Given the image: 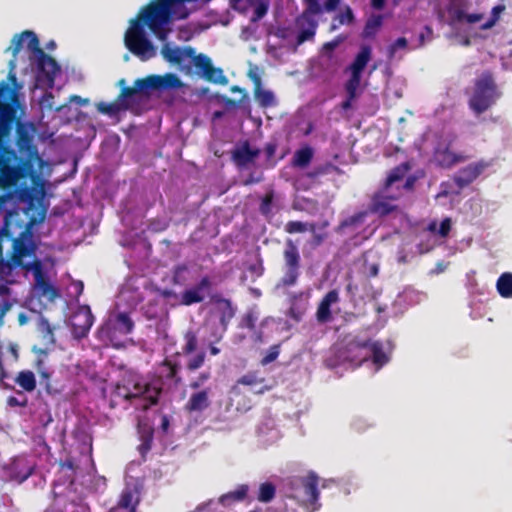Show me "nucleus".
<instances>
[{
	"mask_svg": "<svg viewBox=\"0 0 512 512\" xmlns=\"http://www.w3.org/2000/svg\"><path fill=\"white\" fill-rule=\"evenodd\" d=\"M9 86L0 82V188L10 189L28 175V161L19 157L10 142L16 109L8 102Z\"/></svg>",
	"mask_w": 512,
	"mask_h": 512,
	"instance_id": "1",
	"label": "nucleus"
},
{
	"mask_svg": "<svg viewBox=\"0 0 512 512\" xmlns=\"http://www.w3.org/2000/svg\"><path fill=\"white\" fill-rule=\"evenodd\" d=\"M24 43H26L27 49L31 51L36 58L37 80L47 87L52 88L56 75L60 72L59 64L53 57L44 52L39 45L37 35L29 30L23 31L13 37L11 46L8 49L12 51L14 57L19 53Z\"/></svg>",
	"mask_w": 512,
	"mask_h": 512,
	"instance_id": "2",
	"label": "nucleus"
},
{
	"mask_svg": "<svg viewBox=\"0 0 512 512\" xmlns=\"http://www.w3.org/2000/svg\"><path fill=\"white\" fill-rule=\"evenodd\" d=\"M318 482L319 477L314 471H309L306 476H293L287 482L288 496L307 509L318 510Z\"/></svg>",
	"mask_w": 512,
	"mask_h": 512,
	"instance_id": "3",
	"label": "nucleus"
},
{
	"mask_svg": "<svg viewBox=\"0 0 512 512\" xmlns=\"http://www.w3.org/2000/svg\"><path fill=\"white\" fill-rule=\"evenodd\" d=\"M182 85L180 78L173 73L149 75L136 79L131 87H123L116 99L122 104L130 106L133 97L139 93H146L149 90L177 89Z\"/></svg>",
	"mask_w": 512,
	"mask_h": 512,
	"instance_id": "4",
	"label": "nucleus"
},
{
	"mask_svg": "<svg viewBox=\"0 0 512 512\" xmlns=\"http://www.w3.org/2000/svg\"><path fill=\"white\" fill-rule=\"evenodd\" d=\"M499 96L493 74L490 71H484L474 82L468 106L475 115H481L495 104Z\"/></svg>",
	"mask_w": 512,
	"mask_h": 512,
	"instance_id": "5",
	"label": "nucleus"
},
{
	"mask_svg": "<svg viewBox=\"0 0 512 512\" xmlns=\"http://www.w3.org/2000/svg\"><path fill=\"white\" fill-rule=\"evenodd\" d=\"M160 389L152 387L137 374H130L118 382L113 391L116 398L132 402L135 399H149L151 404H156Z\"/></svg>",
	"mask_w": 512,
	"mask_h": 512,
	"instance_id": "6",
	"label": "nucleus"
},
{
	"mask_svg": "<svg viewBox=\"0 0 512 512\" xmlns=\"http://www.w3.org/2000/svg\"><path fill=\"white\" fill-rule=\"evenodd\" d=\"M282 276L276 284L278 289H288L295 286L301 275V256L297 245L292 239L285 241L283 249Z\"/></svg>",
	"mask_w": 512,
	"mask_h": 512,
	"instance_id": "7",
	"label": "nucleus"
},
{
	"mask_svg": "<svg viewBox=\"0 0 512 512\" xmlns=\"http://www.w3.org/2000/svg\"><path fill=\"white\" fill-rule=\"evenodd\" d=\"M134 321L128 313L111 314L98 329V337L102 341L114 343L119 335L130 334L134 329Z\"/></svg>",
	"mask_w": 512,
	"mask_h": 512,
	"instance_id": "8",
	"label": "nucleus"
},
{
	"mask_svg": "<svg viewBox=\"0 0 512 512\" xmlns=\"http://www.w3.org/2000/svg\"><path fill=\"white\" fill-rule=\"evenodd\" d=\"M33 273L35 290L39 297H43L52 302L60 296L59 290L50 283L43 269L41 260L34 259L29 267Z\"/></svg>",
	"mask_w": 512,
	"mask_h": 512,
	"instance_id": "9",
	"label": "nucleus"
},
{
	"mask_svg": "<svg viewBox=\"0 0 512 512\" xmlns=\"http://www.w3.org/2000/svg\"><path fill=\"white\" fill-rule=\"evenodd\" d=\"M365 350L369 352V358L371 357L377 369L382 368L389 362V356L384 352L383 343L381 341L367 339L364 341L350 342L349 351L362 352Z\"/></svg>",
	"mask_w": 512,
	"mask_h": 512,
	"instance_id": "10",
	"label": "nucleus"
},
{
	"mask_svg": "<svg viewBox=\"0 0 512 512\" xmlns=\"http://www.w3.org/2000/svg\"><path fill=\"white\" fill-rule=\"evenodd\" d=\"M456 136H453L446 143H439L433 152V159L437 166L449 169L458 163L465 162L469 159V156L463 153L453 152L451 145L455 140Z\"/></svg>",
	"mask_w": 512,
	"mask_h": 512,
	"instance_id": "11",
	"label": "nucleus"
},
{
	"mask_svg": "<svg viewBox=\"0 0 512 512\" xmlns=\"http://www.w3.org/2000/svg\"><path fill=\"white\" fill-rule=\"evenodd\" d=\"M491 165L492 161L484 159L470 163L459 169L454 175L453 180L455 184L462 189L473 183Z\"/></svg>",
	"mask_w": 512,
	"mask_h": 512,
	"instance_id": "12",
	"label": "nucleus"
},
{
	"mask_svg": "<svg viewBox=\"0 0 512 512\" xmlns=\"http://www.w3.org/2000/svg\"><path fill=\"white\" fill-rule=\"evenodd\" d=\"M94 322V316L89 306H80L71 318L73 335L78 338H84L88 335Z\"/></svg>",
	"mask_w": 512,
	"mask_h": 512,
	"instance_id": "13",
	"label": "nucleus"
},
{
	"mask_svg": "<svg viewBox=\"0 0 512 512\" xmlns=\"http://www.w3.org/2000/svg\"><path fill=\"white\" fill-rule=\"evenodd\" d=\"M35 254V246L31 242L17 239L13 243L12 256L8 262L10 269L20 267L27 272L31 269L28 268L31 262H24L25 257H31Z\"/></svg>",
	"mask_w": 512,
	"mask_h": 512,
	"instance_id": "14",
	"label": "nucleus"
},
{
	"mask_svg": "<svg viewBox=\"0 0 512 512\" xmlns=\"http://www.w3.org/2000/svg\"><path fill=\"white\" fill-rule=\"evenodd\" d=\"M309 298V291L289 293L287 298L289 308L286 312V315L294 321L300 322L306 313Z\"/></svg>",
	"mask_w": 512,
	"mask_h": 512,
	"instance_id": "15",
	"label": "nucleus"
},
{
	"mask_svg": "<svg viewBox=\"0 0 512 512\" xmlns=\"http://www.w3.org/2000/svg\"><path fill=\"white\" fill-rule=\"evenodd\" d=\"M295 26L299 29V33L296 38L297 45H301L306 41L314 39L318 22L314 16L302 12L295 19Z\"/></svg>",
	"mask_w": 512,
	"mask_h": 512,
	"instance_id": "16",
	"label": "nucleus"
},
{
	"mask_svg": "<svg viewBox=\"0 0 512 512\" xmlns=\"http://www.w3.org/2000/svg\"><path fill=\"white\" fill-rule=\"evenodd\" d=\"M370 58L371 47L368 45L362 46L359 53L356 55L355 59L348 68L351 72V75L347 82L350 83L351 88L354 87V85H360L362 72L367 66Z\"/></svg>",
	"mask_w": 512,
	"mask_h": 512,
	"instance_id": "17",
	"label": "nucleus"
},
{
	"mask_svg": "<svg viewBox=\"0 0 512 512\" xmlns=\"http://www.w3.org/2000/svg\"><path fill=\"white\" fill-rule=\"evenodd\" d=\"M398 196L384 194L383 192L375 193L371 199V203L367 210L368 214H376L378 216H386L396 210L397 206L393 201Z\"/></svg>",
	"mask_w": 512,
	"mask_h": 512,
	"instance_id": "18",
	"label": "nucleus"
},
{
	"mask_svg": "<svg viewBox=\"0 0 512 512\" xmlns=\"http://www.w3.org/2000/svg\"><path fill=\"white\" fill-rule=\"evenodd\" d=\"M339 293L336 289L328 291L320 300L316 310V320L320 324H326L332 321L333 315L331 306L339 302Z\"/></svg>",
	"mask_w": 512,
	"mask_h": 512,
	"instance_id": "19",
	"label": "nucleus"
},
{
	"mask_svg": "<svg viewBox=\"0 0 512 512\" xmlns=\"http://www.w3.org/2000/svg\"><path fill=\"white\" fill-rule=\"evenodd\" d=\"M260 153V149L252 148L250 142L245 140L232 151V160L238 167H246L253 163Z\"/></svg>",
	"mask_w": 512,
	"mask_h": 512,
	"instance_id": "20",
	"label": "nucleus"
},
{
	"mask_svg": "<svg viewBox=\"0 0 512 512\" xmlns=\"http://www.w3.org/2000/svg\"><path fill=\"white\" fill-rule=\"evenodd\" d=\"M243 0H232L233 8L245 12L248 7L253 9L251 22L255 23L260 21L268 12L269 0H247L248 6L242 4Z\"/></svg>",
	"mask_w": 512,
	"mask_h": 512,
	"instance_id": "21",
	"label": "nucleus"
},
{
	"mask_svg": "<svg viewBox=\"0 0 512 512\" xmlns=\"http://www.w3.org/2000/svg\"><path fill=\"white\" fill-rule=\"evenodd\" d=\"M34 472V466L25 458L15 459L9 466V479L18 484L26 481Z\"/></svg>",
	"mask_w": 512,
	"mask_h": 512,
	"instance_id": "22",
	"label": "nucleus"
},
{
	"mask_svg": "<svg viewBox=\"0 0 512 512\" xmlns=\"http://www.w3.org/2000/svg\"><path fill=\"white\" fill-rule=\"evenodd\" d=\"M209 394L210 388L192 393L184 405V410L190 414L203 412L210 406Z\"/></svg>",
	"mask_w": 512,
	"mask_h": 512,
	"instance_id": "23",
	"label": "nucleus"
},
{
	"mask_svg": "<svg viewBox=\"0 0 512 512\" xmlns=\"http://www.w3.org/2000/svg\"><path fill=\"white\" fill-rule=\"evenodd\" d=\"M14 124H16V146L21 153H30L32 150H35V146L33 145V135L30 132V129L23 123H21L17 118L15 119Z\"/></svg>",
	"mask_w": 512,
	"mask_h": 512,
	"instance_id": "24",
	"label": "nucleus"
},
{
	"mask_svg": "<svg viewBox=\"0 0 512 512\" xmlns=\"http://www.w3.org/2000/svg\"><path fill=\"white\" fill-rule=\"evenodd\" d=\"M213 301L216 305L217 312L219 313V322L223 330H227L230 321L235 316L236 310L229 299L216 296L213 298Z\"/></svg>",
	"mask_w": 512,
	"mask_h": 512,
	"instance_id": "25",
	"label": "nucleus"
},
{
	"mask_svg": "<svg viewBox=\"0 0 512 512\" xmlns=\"http://www.w3.org/2000/svg\"><path fill=\"white\" fill-rule=\"evenodd\" d=\"M166 41L167 39L163 41L164 44L161 48V54L166 61L173 64H181L184 59V54L189 57L193 56L194 49L192 47H186L183 51L179 47H171Z\"/></svg>",
	"mask_w": 512,
	"mask_h": 512,
	"instance_id": "26",
	"label": "nucleus"
},
{
	"mask_svg": "<svg viewBox=\"0 0 512 512\" xmlns=\"http://www.w3.org/2000/svg\"><path fill=\"white\" fill-rule=\"evenodd\" d=\"M37 330L39 332L41 341L46 348L55 345L56 339L54 335V327L49 323L48 319L41 316L37 323Z\"/></svg>",
	"mask_w": 512,
	"mask_h": 512,
	"instance_id": "27",
	"label": "nucleus"
},
{
	"mask_svg": "<svg viewBox=\"0 0 512 512\" xmlns=\"http://www.w3.org/2000/svg\"><path fill=\"white\" fill-rule=\"evenodd\" d=\"M161 368H162V371H161L162 376L165 379L174 382V384L176 386L181 384L182 378L179 375V371H180L181 367H180L179 363L169 360V359H165L161 363Z\"/></svg>",
	"mask_w": 512,
	"mask_h": 512,
	"instance_id": "28",
	"label": "nucleus"
},
{
	"mask_svg": "<svg viewBox=\"0 0 512 512\" xmlns=\"http://www.w3.org/2000/svg\"><path fill=\"white\" fill-rule=\"evenodd\" d=\"M139 498L135 496V492L131 488H125L119 497L117 505L110 509V512H116L119 509H129L137 507Z\"/></svg>",
	"mask_w": 512,
	"mask_h": 512,
	"instance_id": "29",
	"label": "nucleus"
},
{
	"mask_svg": "<svg viewBox=\"0 0 512 512\" xmlns=\"http://www.w3.org/2000/svg\"><path fill=\"white\" fill-rule=\"evenodd\" d=\"M313 156V148L309 145H305L295 151L292 158V165L297 168H306L311 163Z\"/></svg>",
	"mask_w": 512,
	"mask_h": 512,
	"instance_id": "30",
	"label": "nucleus"
},
{
	"mask_svg": "<svg viewBox=\"0 0 512 512\" xmlns=\"http://www.w3.org/2000/svg\"><path fill=\"white\" fill-rule=\"evenodd\" d=\"M350 343L347 344L345 349L340 352V358L343 361L351 363L353 366L358 367L363 362L369 359V352L367 350L362 352H351L349 351Z\"/></svg>",
	"mask_w": 512,
	"mask_h": 512,
	"instance_id": "31",
	"label": "nucleus"
},
{
	"mask_svg": "<svg viewBox=\"0 0 512 512\" xmlns=\"http://www.w3.org/2000/svg\"><path fill=\"white\" fill-rule=\"evenodd\" d=\"M15 382L26 392L34 391L37 386L36 377L30 370L20 371L15 378Z\"/></svg>",
	"mask_w": 512,
	"mask_h": 512,
	"instance_id": "32",
	"label": "nucleus"
},
{
	"mask_svg": "<svg viewBox=\"0 0 512 512\" xmlns=\"http://www.w3.org/2000/svg\"><path fill=\"white\" fill-rule=\"evenodd\" d=\"M255 81V99L262 107H271L275 104L274 94L269 90H262L260 87V78L254 76Z\"/></svg>",
	"mask_w": 512,
	"mask_h": 512,
	"instance_id": "33",
	"label": "nucleus"
},
{
	"mask_svg": "<svg viewBox=\"0 0 512 512\" xmlns=\"http://www.w3.org/2000/svg\"><path fill=\"white\" fill-rule=\"evenodd\" d=\"M499 295L503 298H512V273H502L496 282Z\"/></svg>",
	"mask_w": 512,
	"mask_h": 512,
	"instance_id": "34",
	"label": "nucleus"
},
{
	"mask_svg": "<svg viewBox=\"0 0 512 512\" xmlns=\"http://www.w3.org/2000/svg\"><path fill=\"white\" fill-rule=\"evenodd\" d=\"M409 170L410 165L407 162L401 163L400 165L393 168L386 178L385 189H388L394 183L401 181Z\"/></svg>",
	"mask_w": 512,
	"mask_h": 512,
	"instance_id": "35",
	"label": "nucleus"
},
{
	"mask_svg": "<svg viewBox=\"0 0 512 512\" xmlns=\"http://www.w3.org/2000/svg\"><path fill=\"white\" fill-rule=\"evenodd\" d=\"M367 215H368L367 211H360L358 213H355L354 215L349 216V217L345 218L344 220H342L340 222V224L337 226L335 231L337 233H342L345 229H347L349 227H357L364 222Z\"/></svg>",
	"mask_w": 512,
	"mask_h": 512,
	"instance_id": "36",
	"label": "nucleus"
},
{
	"mask_svg": "<svg viewBox=\"0 0 512 512\" xmlns=\"http://www.w3.org/2000/svg\"><path fill=\"white\" fill-rule=\"evenodd\" d=\"M96 107L100 113L109 116L117 115L119 112L128 110L130 108L129 105H124L117 99L111 103L99 102Z\"/></svg>",
	"mask_w": 512,
	"mask_h": 512,
	"instance_id": "37",
	"label": "nucleus"
},
{
	"mask_svg": "<svg viewBox=\"0 0 512 512\" xmlns=\"http://www.w3.org/2000/svg\"><path fill=\"white\" fill-rule=\"evenodd\" d=\"M248 493L247 485H240L236 490L231 491L227 494L222 495L219 501L223 505H229L232 502H238L245 499Z\"/></svg>",
	"mask_w": 512,
	"mask_h": 512,
	"instance_id": "38",
	"label": "nucleus"
},
{
	"mask_svg": "<svg viewBox=\"0 0 512 512\" xmlns=\"http://www.w3.org/2000/svg\"><path fill=\"white\" fill-rule=\"evenodd\" d=\"M334 172L340 173L341 170L338 166H336L330 162H327L325 164L318 165V166L314 167L311 171H309L307 173V177L309 179H317L323 175L331 174Z\"/></svg>",
	"mask_w": 512,
	"mask_h": 512,
	"instance_id": "39",
	"label": "nucleus"
},
{
	"mask_svg": "<svg viewBox=\"0 0 512 512\" xmlns=\"http://www.w3.org/2000/svg\"><path fill=\"white\" fill-rule=\"evenodd\" d=\"M383 18L381 15H376L371 18H369L364 26L363 29V37L364 38H371L374 37L379 28L382 26Z\"/></svg>",
	"mask_w": 512,
	"mask_h": 512,
	"instance_id": "40",
	"label": "nucleus"
},
{
	"mask_svg": "<svg viewBox=\"0 0 512 512\" xmlns=\"http://www.w3.org/2000/svg\"><path fill=\"white\" fill-rule=\"evenodd\" d=\"M203 78L214 84L225 85L228 82L227 77L223 74V70L221 68L214 67L213 64H211L209 69L205 72V76Z\"/></svg>",
	"mask_w": 512,
	"mask_h": 512,
	"instance_id": "41",
	"label": "nucleus"
},
{
	"mask_svg": "<svg viewBox=\"0 0 512 512\" xmlns=\"http://www.w3.org/2000/svg\"><path fill=\"white\" fill-rule=\"evenodd\" d=\"M276 494V487L271 482H264L259 487L257 499L263 503L271 502Z\"/></svg>",
	"mask_w": 512,
	"mask_h": 512,
	"instance_id": "42",
	"label": "nucleus"
},
{
	"mask_svg": "<svg viewBox=\"0 0 512 512\" xmlns=\"http://www.w3.org/2000/svg\"><path fill=\"white\" fill-rule=\"evenodd\" d=\"M185 344L182 347V353L186 356L196 351L198 346V338L194 331L188 330L184 334Z\"/></svg>",
	"mask_w": 512,
	"mask_h": 512,
	"instance_id": "43",
	"label": "nucleus"
},
{
	"mask_svg": "<svg viewBox=\"0 0 512 512\" xmlns=\"http://www.w3.org/2000/svg\"><path fill=\"white\" fill-rule=\"evenodd\" d=\"M181 300L184 305L189 306L202 302L204 300V295L196 287H193L182 293Z\"/></svg>",
	"mask_w": 512,
	"mask_h": 512,
	"instance_id": "44",
	"label": "nucleus"
},
{
	"mask_svg": "<svg viewBox=\"0 0 512 512\" xmlns=\"http://www.w3.org/2000/svg\"><path fill=\"white\" fill-rule=\"evenodd\" d=\"M284 230L289 234L303 233L307 230L315 232V224H310L308 227L307 223L301 221H289L285 224Z\"/></svg>",
	"mask_w": 512,
	"mask_h": 512,
	"instance_id": "45",
	"label": "nucleus"
},
{
	"mask_svg": "<svg viewBox=\"0 0 512 512\" xmlns=\"http://www.w3.org/2000/svg\"><path fill=\"white\" fill-rule=\"evenodd\" d=\"M211 64V59L205 54H198L193 57V65L197 71L201 73L202 77L205 76V72L209 69Z\"/></svg>",
	"mask_w": 512,
	"mask_h": 512,
	"instance_id": "46",
	"label": "nucleus"
},
{
	"mask_svg": "<svg viewBox=\"0 0 512 512\" xmlns=\"http://www.w3.org/2000/svg\"><path fill=\"white\" fill-rule=\"evenodd\" d=\"M205 358L206 353L204 351H199L187 361L186 369L190 372L200 369L204 365Z\"/></svg>",
	"mask_w": 512,
	"mask_h": 512,
	"instance_id": "47",
	"label": "nucleus"
},
{
	"mask_svg": "<svg viewBox=\"0 0 512 512\" xmlns=\"http://www.w3.org/2000/svg\"><path fill=\"white\" fill-rule=\"evenodd\" d=\"M256 322H257V315L255 314V312L248 311L242 316L238 327L241 329L247 328L250 331H255Z\"/></svg>",
	"mask_w": 512,
	"mask_h": 512,
	"instance_id": "48",
	"label": "nucleus"
},
{
	"mask_svg": "<svg viewBox=\"0 0 512 512\" xmlns=\"http://www.w3.org/2000/svg\"><path fill=\"white\" fill-rule=\"evenodd\" d=\"M360 85H354V87L351 88L350 83H345V91L347 93V98L345 101L342 102L341 107L343 110H348L352 106V101L356 99L357 97V90Z\"/></svg>",
	"mask_w": 512,
	"mask_h": 512,
	"instance_id": "49",
	"label": "nucleus"
},
{
	"mask_svg": "<svg viewBox=\"0 0 512 512\" xmlns=\"http://www.w3.org/2000/svg\"><path fill=\"white\" fill-rule=\"evenodd\" d=\"M274 199V192L273 190L267 192L264 197L261 200L259 210L261 214L267 216L272 211V203Z\"/></svg>",
	"mask_w": 512,
	"mask_h": 512,
	"instance_id": "50",
	"label": "nucleus"
},
{
	"mask_svg": "<svg viewBox=\"0 0 512 512\" xmlns=\"http://www.w3.org/2000/svg\"><path fill=\"white\" fill-rule=\"evenodd\" d=\"M264 382V378H259L256 373L250 372L237 380V384L245 385V386H255L258 384H262Z\"/></svg>",
	"mask_w": 512,
	"mask_h": 512,
	"instance_id": "51",
	"label": "nucleus"
},
{
	"mask_svg": "<svg viewBox=\"0 0 512 512\" xmlns=\"http://www.w3.org/2000/svg\"><path fill=\"white\" fill-rule=\"evenodd\" d=\"M335 19L338 20L339 25H349L354 22L355 17L351 7L345 6L344 10Z\"/></svg>",
	"mask_w": 512,
	"mask_h": 512,
	"instance_id": "52",
	"label": "nucleus"
},
{
	"mask_svg": "<svg viewBox=\"0 0 512 512\" xmlns=\"http://www.w3.org/2000/svg\"><path fill=\"white\" fill-rule=\"evenodd\" d=\"M18 396H9L7 404L10 407H26L28 405V398L20 391L17 392Z\"/></svg>",
	"mask_w": 512,
	"mask_h": 512,
	"instance_id": "53",
	"label": "nucleus"
},
{
	"mask_svg": "<svg viewBox=\"0 0 512 512\" xmlns=\"http://www.w3.org/2000/svg\"><path fill=\"white\" fill-rule=\"evenodd\" d=\"M279 353H280V345L279 344L272 345L269 348L267 354L262 358L261 364L265 366V365L272 363L273 361H275L278 358Z\"/></svg>",
	"mask_w": 512,
	"mask_h": 512,
	"instance_id": "54",
	"label": "nucleus"
},
{
	"mask_svg": "<svg viewBox=\"0 0 512 512\" xmlns=\"http://www.w3.org/2000/svg\"><path fill=\"white\" fill-rule=\"evenodd\" d=\"M306 9L303 11L312 16L319 15L323 12V8L320 5V0H305Z\"/></svg>",
	"mask_w": 512,
	"mask_h": 512,
	"instance_id": "55",
	"label": "nucleus"
},
{
	"mask_svg": "<svg viewBox=\"0 0 512 512\" xmlns=\"http://www.w3.org/2000/svg\"><path fill=\"white\" fill-rule=\"evenodd\" d=\"M11 308V301H7V290L0 287V320Z\"/></svg>",
	"mask_w": 512,
	"mask_h": 512,
	"instance_id": "56",
	"label": "nucleus"
},
{
	"mask_svg": "<svg viewBox=\"0 0 512 512\" xmlns=\"http://www.w3.org/2000/svg\"><path fill=\"white\" fill-rule=\"evenodd\" d=\"M483 18L482 14L478 13H472V14H466L463 11L459 10L456 13V19L458 21L466 20L470 24H474L479 22Z\"/></svg>",
	"mask_w": 512,
	"mask_h": 512,
	"instance_id": "57",
	"label": "nucleus"
},
{
	"mask_svg": "<svg viewBox=\"0 0 512 512\" xmlns=\"http://www.w3.org/2000/svg\"><path fill=\"white\" fill-rule=\"evenodd\" d=\"M408 45V41L405 37H399L395 42H393L388 48L389 58H393L397 49H404Z\"/></svg>",
	"mask_w": 512,
	"mask_h": 512,
	"instance_id": "58",
	"label": "nucleus"
},
{
	"mask_svg": "<svg viewBox=\"0 0 512 512\" xmlns=\"http://www.w3.org/2000/svg\"><path fill=\"white\" fill-rule=\"evenodd\" d=\"M211 377V373L209 371L201 372L198 377L191 381L189 387L191 389L197 390L199 389L205 382H207Z\"/></svg>",
	"mask_w": 512,
	"mask_h": 512,
	"instance_id": "59",
	"label": "nucleus"
},
{
	"mask_svg": "<svg viewBox=\"0 0 512 512\" xmlns=\"http://www.w3.org/2000/svg\"><path fill=\"white\" fill-rule=\"evenodd\" d=\"M451 230V222L450 219L446 218L440 223L439 231L438 233L442 237H446Z\"/></svg>",
	"mask_w": 512,
	"mask_h": 512,
	"instance_id": "60",
	"label": "nucleus"
},
{
	"mask_svg": "<svg viewBox=\"0 0 512 512\" xmlns=\"http://www.w3.org/2000/svg\"><path fill=\"white\" fill-rule=\"evenodd\" d=\"M201 293L204 290H208L211 288V280L208 276L202 277L200 282L195 286Z\"/></svg>",
	"mask_w": 512,
	"mask_h": 512,
	"instance_id": "61",
	"label": "nucleus"
},
{
	"mask_svg": "<svg viewBox=\"0 0 512 512\" xmlns=\"http://www.w3.org/2000/svg\"><path fill=\"white\" fill-rule=\"evenodd\" d=\"M340 2L341 0H326V2L324 3L323 10L327 12L335 11L339 6Z\"/></svg>",
	"mask_w": 512,
	"mask_h": 512,
	"instance_id": "62",
	"label": "nucleus"
},
{
	"mask_svg": "<svg viewBox=\"0 0 512 512\" xmlns=\"http://www.w3.org/2000/svg\"><path fill=\"white\" fill-rule=\"evenodd\" d=\"M277 149L276 143L269 142L265 145L264 151L268 159L272 158L275 155Z\"/></svg>",
	"mask_w": 512,
	"mask_h": 512,
	"instance_id": "63",
	"label": "nucleus"
},
{
	"mask_svg": "<svg viewBox=\"0 0 512 512\" xmlns=\"http://www.w3.org/2000/svg\"><path fill=\"white\" fill-rule=\"evenodd\" d=\"M326 237H327V235L325 233H323V234L314 233L313 239H312V244L314 246H319L323 243V241L326 239Z\"/></svg>",
	"mask_w": 512,
	"mask_h": 512,
	"instance_id": "64",
	"label": "nucleus"
}]
</instances>
